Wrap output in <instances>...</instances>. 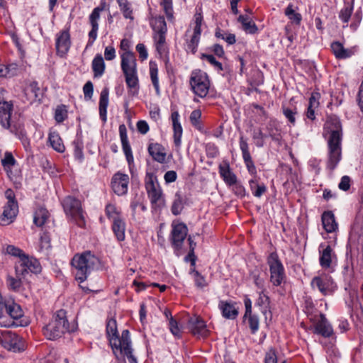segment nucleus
<instances>
[{
	"mask_svg": "<svg viewBox=\"0 0 363 363\" xmlns=\"http://www.w3.org/2000/svg\"><path fill=\"white\" fill-rule=\"evenodd\" d=\"M6 252L12 256L18 257L19 259H21L23 256H26L21 249L11 245L6 247Z\"/></svg>",
	"mask_w": 363,
	"mask_h": 363,
	"instance_id": "51",
	"label": "nucleus"
},
{
	"mask_svg": "<svg viewBox=\"0 0 363 363\" xmlns=\"http://www.w3.org/2000/svg\"><path fill=\"white\" fill-rule=\"evenodd\" d=\"M164 147L158 143H151L148 146V152L154 160L163 163L165 161L166 153Z\"/></svg>",
	"mask_w": 363,
	"mask_h": 363,
	"instance_id": "24",
	"label": "nucleus"
},
{
	"mask_svg": "<svg viewBox=\"0 0 363 363\" xmlns=\"http://www.w3.org/2000/svg\"><path fill=\"white\" fill-rule=\"evenodd\" d=\"M190 85L193 92L201 97H205L209 89V80L206 73L201 70L192 72L190 77Z\"/></svg>",
	"mask_w": 363,
	"mask_h": 363,
	"instance_id": "7",
	"label": "nucleus"
},
{
	"mask_svg": "<svg viewBox=\"0 0 363 363\" xmlns=\"http://www.w3.org/2000/svg\"><path fill=\"white\" fill-rule=\"evenodd\" d=\"M243 160L245 162V164L247 167L248 172L252 175H256V174H257L256 167L254 164L252 157H245V158H243Z\"/></svg>",
	"mask_w": 363,
	"mask_h": 363,
	"instance_id": "62",
	"label": "nucleus"
},
{
	"mask_svg": "<svg viewBox=\"0 0 363 363\" xmlns=\"http://www.w3.org/2000/svg\"><path fill=\"white\" fill-rule=\"evenodd\" d=\"M128 183V176L125 174L118 172L112 178L111 186L115 194L122 196L127 193Z\"/></svg>",
	"mask_w": 363,
	"mask_h": 363,
	"instance_id": "11",
	"label": "nucleus"
},
{
	"mask_svg": "<svg viewBox=\"0 0 363 363\" xmlns=\"http://www.w3.org/2000/svg\"><path fill=\"white\" fill-rule=\"evenodd\" d=\"M49 141L54 150L59 152H63L65 150V145L62 142L61 138L56 133H50L49 134Z\"/></svg>",
	"mask_w": 363,
	"mask_h": 363,
	"instance_id": "35",
	"label": "nucleus"
},
{
	"mask_svg": "<svg viewBox=\"0 0 363 363\" xmlns=\"http://www.w3.org/2000/svg\"><path fill=\"white\" fill-rule=\"evenodd\" d=\"M201 117V112L199 109H196L191 113L189 119L191 123L194 127H197L199 125V120Z\"/></svg>",
	"mask_w": 363,
	"mask_h": 363,
	"instance_id": "57",
	"label": "nucleus"
},
{
	"mask_svg": "<svg viewBox=\"0 0 363 363\" xmlns=\"http://www.w3.org/2000/svg\"><path fill=\"white\" fill-rule=\"evenodd\" d=\"M331 50L335 57L338 60H343L350 57L354 52L350 49H346L339 41H334L331 43Z\"/></svg>",
	"mask_w": 363,
	"mask_h": 363,
	"instance_id": "21",
	"label": "nucleus"
},
{
	"mask_svg": "<svg viewBox=\"0 0 363 363\" xmlns=\"http://www.w3.org/2000/svg\"><path fill=\"white\" fill-rule=\"evenodd\" d=\"M354 0H345L344 7L339 13V18L343 23H348L354 9Z\"/></svg>",
	"mask_w": 363,
	"mask_h": 363,
	"instance_id": "29",
	"label": "nucleus"
},
{
	"mask_svg": "<svg viewBox=\"0 0 363 363\" xmlns=\"http://www.w3.org/2000/svg\"><path fill=\"white\" fill-rule=\"evenodd\" d=\"M74 330V325L70 326L67 311L64 309L57 311L49 323L43 328V335L50 340H57L66 333H72Z\"/></svg>",
	"mask_w": 363,
	"mask_h": 363,
	"instance_id": "2",
	"label": "nucleus"
},
{
	"mask_svg": "<svg viewBox=\"0 0 363 363\" xmlns=\"http://www.w3.org/2000/svg\"><path fill=\"white\" fill-rule=\"evenodd\" d=\"M70 35L68 30H62L56 40V50L58 55L62 57L70 47Z\"/></svg>",
	"mask_w": 363,
	"mask_h": 363,
	"instance_id": "15",
	"label": "nucleus"
},
{
	"mask_svg": "<svg viewBox=\"0 0 363 363\" xmlns=\"http://www.w3.org/2000/svg\"><path fill=\"white\" fill-rule=\"evenodd\" d=\"M265 363H277V356L274 348H271L267 352L264 358Z\"/></svg>",
	"mask_w": 363,
	"mask_h": 363,
	"instance_id": "58",
	"label": "nucleus"
},
{
	"mask_svg": "<svg viewBox=\"0 0 363 363\" xmlns=\"http://www.w3.org/2000/svg\"><path fill=\"white\" fill-rule=\"evenodd\" d=\"M169 325L171 333L174 336L179 337L181 336V330L178 325L177 321L174 318H171Z\"/></svg>",
	"mask_w": 363,
	"mask_h": 363,
	"instance_id": "55",
	"label": "nucleus"
},
{
	"mask_svg": "<svg viewBox=\"0 0 363 363\" xmlns=\"http://www.w3.org/2000/svg\"><path fill=\"white\" fill-rule=\"evenodd\" d=\"M324 230L328 233H333L337 229V223L332 211H325L321 216Z\"/></svg>",
	"mask_w": 363,
	"mask_h": 363,
	"instance_id": "22",
	"label": "nucleus"
},
{
	"mask_svg": "<svg viewBox=\"0 0 363 363\" xmlns=\"http://www.w3.org/2000/svg\"><path fill=\"white\" fill-rule=\"evenodd\" d=\"M333 250L328 245L320 253L319 262L323 268L328 269L331 266Z\"/></svg>",
	"mask_w": 363,
	"mask_h": 363,
	"instance_id": "31",
	"label": "nucleus"
},
{
	"mask_svg": "<svg viewBox=\"0 0 363 363\" xmlns=\"http://www.w3.org/2000/svg\"><path fill=\"white\" fill-rule=\"evenodd\" d=\"M49 212L45 208L37 209L34 213L33 222L38 227H42L49 218Z\"/></svg>",
	"mask_w": 363,
	"mask_h": 363,
	"instance_id": "32",
	"label": "nucleus"
},
{
	"mask_svg": "<svg viewBox=\"0 0 363 363\" xmlns=\"http://www.w3.org/2000/svg\"><path fill=\"white\" fill-rule=\"evenodd\" d=\"M125 77V82L127 86L130 89H138V78L137 76V71L130 72H123Z\"/></svg>",
	"mask_w": 363,
	"mask_h": 363,
	"instance_id": "37",
	"label": "nucleus"
},
{
	"mask_svg": "<svg viewBox=\"0 0 363 363\" xmlns=\"http://www.w3.org/2000/svg\"><path fill=\"white\" fill-rule=\"evenodd\" d=\"M18 211V206H11V204L6 203V205L4 206L3 213L0 218L1 224L6 225L11 223L13 218L16 216Z\"/></svg>",
	"mask_w": 363,
	"mask_h": 363,
	"instance_id": "25",
	"label": "nucleus"
},
{
	"mask_svg": "<svg viewBox=\"0 0 363 363\" xmlns=\"http://www.w3.org/2000/svg\"><path fill=\"white\" fill-rule=\"evenodd\" d=\"M238 22L242 24V29L248 33L255 34L258 31L257 26L255 22L247 15H240L238 18Z\"/></svg>",
	"mask_w": 363,
	"mask_h": 363,
	"instance_id": "27",
	"label": "nucleus"
},
{
	"mask_svg": "<svg viewBox=\"0 0 363 363\" xmlns=\"http://www.w3.org/2000/svg\"><path fill=\"white\" fill-rule=\"evenodd\" d=\"M120 9L122 11L124 18L133 19V9L130 7V4L128 0H117Z\"/></svg>",
	"mask_w": 363,
	"mask_h": 363,
	"instance_id": "39",
	"label": "nucleus"
},
{
	"mask_svg": "<svg viewBox=\"0 0 363 363\" xmlns=\"http://www.w3.org/2000/svg\"><path fill=\"white\" fill-rule=\"evenodd\" d=\"M201 59H202V60L205 59V60H208L209 62V63L211 64L212 65H213L218 70H219V71L223 70L222 64L220 62L217 61L213 55L202 53L201 55Z\"/></svg>",
	"mask_w": 363,
	"mask_h": 363,
	"instance_id": "49",
	"label": "nucleus"
},
{
	"mask_svg": "<svg viewBox=\"0 0 363 363\" xmlns=\"http://www.w3.org/2000/svg\"><path fill=\"white\" fill-rule=\"evenodd\" d=\"M157 64L152 62H150V78L152 82V84L154 87L155 88L156 91H159V81L157 77Z\"/></svg>",
	"mask_w": 363,
	"mask_h": 363,
	"instance_id": "43",
	"label": "nucleus"
},
{
	"mask_svg": "<svg viewBox=\"0 0 363 363\" xmlns=\"http://www.w3.org/2000/svg\"><path fill=\"white\" fill-rule=\"evenodd\" d=\"M247 318H248V324L251 332L254 334L257 331L259 328L258 317L256 315L250 313V315H248Z\"/></svg>",
	"mask_w": 363,
	"mask_h": 363,
	"instance_id": "50",
	"label": "nucleus"
},
{
	"mask_svg": "<svg viewBox=\"0 0 363 363\" xmlns=\"http://www.w3.org/2000/svg\"><path fill=\"white\" fill-rule=\"evenodd\" d=\"M250 277L254 281V284L259 289H264V280L260 277V272L259 269H255L250 272Z\"/></svg>",
	"mask_w": 363,
	"mask_h": 363,
	"instance_id": "47",
	"label": "nucleus"
},
{
	"mask_svg": "<svg viewBox=\"0 0 363 363\" xmlns=\"http://www.w3.org/2000/svg\"><path fill=\"white\" fill-rule=\"evenodd\" d=\"M267 137V134H264L261 130L259 128L257 131L254 130L252 134V138L255 141V145L258 147H262L264 145V139Z\"/></svg>",
	"mask_w": 363,
	"mask_h": 363,
	"instance_id": "48",
	"label": "nucleus"
},
{
	"mask_svg": "<svg viewBox=\"0 0 363 363\" xmlns=\"http://www.w3.org/2000/svg\"><path fill=\"white\" fill-rule=\"evenodd\" d=\"M5 314L9 315L13 319H18L23 316V311L18 304L9 301Z\"/></svg>",
	"mask_w": 363,
	"mask_h": 363,
	"instance_id": "33",
	"label": "nucleus"
},
{
	"mask_svg": "<svg viewBox=\"0 0 363 363\" xmlns=\"http://www.w3.org/2000/svg\"><path fill=\"white\" fill-rule=\"evenodd\" d=\"M267 130L268 131L267 136H269L272 140L279 142L281 139V135L279 130L277 127V123L274 121H270L267 125Z\"/></svg>",
	"mask_w": 363,
	"mask_h": 363,
	"instance_id": "36",
	"label": "nucleus"
},
{
	"mask_svg": "<svg viewBox=\"0 0 363 363\" xmlns=\"http://www.w3.org/2000/svg\"><path fill=\"white\" fill-rule=\"evenodd\" d=\"M121 69L123 72L136 70V58L133 52H125L121 55Z\"/></svg>",
	"mask_w": 363,
	"mask_h": 363,
	"instance_id": "19",
	"label": "nucleus"
},
{
	"mask_svg": "<svg viewBox=\"0 0 363 363\" xmlns=\"http://www.w3.org/2000/svg\"><path fill=\"white\" fill-rule=\"evenodd\" d=\"M97 262V257L90 251H86L81 255H75L72 259L71 264L76 270V279L80 283L84 281Z\"/></svg>",
	"mask_w": 363,
	"mask_h": 363,
	"instance_id": "3",
	"label": "nucleus"
},
{
	"mask_svg": "<svg viewBox=\"0 0 363 363\" xmlns=\"http://www.w3.org/2000/svg\"><path fill=\"white\" fill-rule=\"evenodd\" d=\"M194 18H195V26L194 28L193 35L201 36V27L202 21H203V16H202L201 13H196L194 15Z\"/></svg>",
	"mask_w": 363,
	"mask_h": 363,
	"instance_id": "52",
	"label": "nucleus"
},
{
	"mask_svg": "<svg viewBox=\"0 0 363 363\" xmlns=\"http://www.w3.org/2000/svg\"><path fill=\"white\" fill-rule=\"evenodd\" d=\"M240 148L242 151V157H251V155L249 151L248 144L246 140L244 139L243 136H240Z\"/></svg>",
	"mask_w": 363,
	"mask_h": 363,
	"instance_id": "56",
	"label": "nucleus"
},
{
	"mask_svg": "<svg viewBox=\"0 0 363 363\" xmlns=\"http://www.w3.org/2000/svg\"><path fill=\"white\" fill-rule=\"evenodd\" d=\"M341 141L342 127L340 122H336L328 141L329 152L327 167L331 171L335 169L341 160Z\"/></svg>",
	"mask_w": 363,
	"mask_h": 363,
	"instance_id": "4",
	"label": "nucleus"
},
{
	"mask_svg": "<svg viewBox=\"0 0 363 363\" xmlns=\"http://www.w3.org/2000/svg\"><path fill=\"white\" fill-rule=\"evenodd\" d=\"M314 333L324 337H330L333 335V330L324 314L320 315V319L315 325Z\"/></svg>",
	"mask_w": 363,
	"mask_h": 363,
	"instance_id": "14",
	"label": "nucleus"
},
{
	"mask_svg": "<svg viewBox=\"0 0 363 363\" xmlns=\"http://www.w3.org/2000/svg\"><path fill=\"white\" fill-rule=\"evenodd\" d=\"M1 345L8 350L13 352H20L23 350V345L20 337L16 333L10 331L5 332L0 337Z\"/></svg>",
	"mask_w": 363,
	"mask_h": 363,
	"instance_id": "10",
	"label": "nucleus"
},
{
	"mask_svg": "<svg viewBox=\"0 0 363 363\" xmlns=\"http://www.w3.org/2000/svg\"><path fill=\"white\" fill-rule=\"evenodd\" d=\"M40 262L35 258L23 256L15 265L16 273L21 277H26L30 272L37 274L41 272Z\"/></svg>",
	"mask_w": 363,
	"mask_h": 363,
	"instance_id": "9",
	"label": "nucleus"
},
{
	"mask_svg": "<svg viewBox=\"0 0 363 363\" xmlns=\"http://www.w3.org/2000/svg\"><path fill=\"white\" fill-rule=\"evenodd\" d=\"M147 176L148 180L145 183V189L150 199L152 208L156 211L164 206V199L160 186L157 183H155V180L157 182V178L152 174H147Z\"/></svg>",
	"mask_w": 363,
	"mask_h": 363,
	"instance_id": "6",
	"label": "nucleus"
},
{
	"mask_svg": "<svg viewBox=\"0 0 363 363\" xmlns=\"http://www.w3.org/2000/svg\"><path fill=\"white\" fill-rule=\"evenodd\" d=\"M125 222L120 218H114L112 230L116 236L118 240L123 241L125 239Z\"/></svg>",
	"mask_w": 363,
	"mask_h": 363,
	"instance_id": "28",
	"label": "nucleus"
},
{
	"mask_svg": "<svg viewBox=\"0 0 363 363\" xmlns=\"http://www.w3.org/2000/svg\"><path fill=\"white\" fill-rule=\"evenodd\" d=\"M284 13L291 21L294 22L296 25H300L302 19L301 15L295 12L292 8V5H289L285 9Z\"/></svg>",
	"mask_w": 363,
	"mask_h": 363,
	"instance_id": "41",
	"label": "nucleus"
},
{
	"mask_svg": "<svg viewBox=\"0 0 363 363\" xmlns=\"http://www.w3.org/2000/svg\"><path fill=\"white\" fill-rule=\"evenodd\" d=\"M333 281L330 277L327 276L324 277H315L311 281V286H316L320 292L326 296L333 291Z\"/></svg>",
	"mask_w": 363,
	"mask_h": 363,
	"instance_id": "12",
	"label": "nucleus"
},
{
	"mask_svg": "<svg viewBox=\"0 0 363 363\" xmlns=\"http://www.w3.org/2000/svg\"><path fill=\"white\" fill-rule=\"evenodd\" d=\"M232 186H233V191L236 196L240 198H243L245 196L246 191L245 187L241 184L237 182Z\"/></svg>",
	"mask_w": 363,
	"mask_h": 363,
	"instance_id": "59",
	"label": "nucleus"
},
{
	"mask_svg": "<svg viewBox=\"0 0 363 363\" xmlns=\"http://www.w3.org/2000/svg\"><path fill=\"white\" fill-rule=\"evenodd\" d=\"M267 264L270 271V281L279 286L285 279L284 269L277 253H271L267 259Z\"/></svg>",
	"mask_w": 363,
	"mask_h": 363,
	"instance_id": "8",
	"label": "nucleus"
},
{
	"mask_svg": "<svg viewBox=\"0 0 363 363\" xmlns=\"http://www.w3.org/2000/svg\"><path fill=\"white\" fill-rule=\"evenodd\" d=\"M218 169L220 177L227 185L232 186L237 182V176L232 172L228 162H224L223 164H220Z\"/></svg>",
	"mask_w": 363,
	"mask_h": 363,
	"instance_id": "17",
	"label": "nucleus"
},
{
	"mask_svg": "<svg viewBox=\"0 0 363 363\" xmlns=\"http://www.w3.org/2000/svg\"><path fill=\"white\" fill-rule=\"evenodd\" d=\"M218 307L222 315L227 319H235L238 315V310L235 307V303L230 301H220Z\"/></svg>",
	"mask_w": 363,
	"mask_h": 363,
	"instance_id": "20",
	"label": "nucleus"
},
{
	"mask_svg": "<svg viewBox=\"0 0 363 363\" xmlns=\"http://www.w3.org/2000/svg\"><path fill=\"white\" fill-rule=\"evenodd\" d=\"M92 69L94 77L102 76L105 70V63L101 54H97L92 61Z\"/></svg>",
	"mask_w": 363,
	"mask_h": 363,
	"instance_id": "30",
	"label": "nucleus"
},
{
	"mask_svg": "<svg viewBox=\"0 0 363 363\" xmlns=\"http://www.w3.org/2000/svg\"><path fill=\"white\" fill-rule=\"evenodd\" d=\"M153 29L156 33L166 34L167 30V23L163 16H160L155 19Z\"/></svg>",
	"mask_w": 363,
	"mask_h": 363,
	"instance_id": "40",
	"label": "nucleus"
},
{
	"mask_svg": "<svg viewBox=\"0 0 363 363\" xmlns=\"http://www.w3.org/2000/svg\"><path fill=\"white\" fill-rule=\"evenodd\" d=\"M108 89L105 87L101 92L99 99V115L101 119L104 121H106V109L108 105Z\"/></svg>",
	"mask_w": 363,
	"mask_h": 363,
	"instance_id": "26",
	"label": "nucleus"
},
{
	"mask_svg": "<svg viewBox=\"0 0 363 363\" xmlns=\"http://www.w3.org/2000/svg\"><path fill=\"white\" fill-rule=\"evenodd\" d=\"M119 133L123 150L125 155L128 163L130 164L131 163L133 162V156L132 154L130 145L128 140L127 129L124 124H121L119 125Z\"/></svg>",
	"mask_w": 363,
	"mask_h": 363,
	"instance_id": "16",
	"label": "nucleus"
},
{
	"mask_svg": "<svg viewBox=\"0 0 363 363\" xmlns=\"http://www.w3.org/2000/svg\"><path fill=\"white\" fill-rule=\"evenodd\" d=\"M106 334L114 353L115 350H119L121 354L127 357L130 363H137L136 358L133 355L128 330H123L120 337L117 330L116 320L112 318L107 322Z\"/></svg>",
	"mask_w": 363,
	"mask_h": 363,
	"instance_id": "1",
	"label": "nucleus"
},
{
	"mask_svg": "<svg viewBox=\"0 0 363 363\" xmlns=\"http://www.w3.org/2000/svg\"><path fill=\"white\" fill-rule=\"evenodd\" d=\"M189 328L194 335L205 336L208 333L205 322L199 317L191 318L189 320Z\"/></svg>",
	"mask_w": 363,
	"mask_h": 363,
	"instance_id": "18",
	"label": "nucleus"
},
{
	"mask_svg": "<svg viewBox=\"0 0 363 363\" xmlns=\"http://www.w3.org/2000/svg\"><path fill=\"white\" fill-rule=\"evenodd\" d=\"M175 196H176V199L172 203L171 210H172V213L174 216H177L181 213V212L183 209V203H182V198L179 193H177Z\"/></svg>",
	"mask_w": 363,
	"mask_h": 363,
	"instance_id": "45",
	"label": "nucleus"
},
{
	"mask_svg": "<svg viewBox=\"0 0 363 363\" xmlns=\"http://www.w3.org/2000/svg\"><path fill=\"white\" fill-rule=\"evenodd\" d=\"M5 196L8 200L7 204H11V206H18V202L16 199L14 191L11 189H8L6 190Z\"/></svg>",
	"mask_w": 363,
	"mask_h": 363,
	"instance_id": "63",
	"label": "nucleus"
},
{
	"mask_svg": "<svg viewBox=\"0 0 363 363\" xmlns=\"http://www.w3.org/2000/svg\"><path fill=\"white\" fill-rule=\"evenodd\" d=\"M249 185L252 194L256 197H260L267 191L266 186L263 183L259 184L256 179L250 180Z\"/></svg>",
	"mask_w": 363,
	"mask_h": 363,
	"instance_id": "34",
	"label": "nucleus"
},
{
	"mask_svg": "<svg viewBox=\"0 0 363 363\" xmlns=\"http://www.w3.org/2000/svg\"><path fill=\"white\" fill-rule=\"evenodd\" d=\"M167 18L172 17V0H162L161 2Z\"/></svg>",
	"mask_w": 363,
	"mask_h": 363,
	"instance_id": "60",
	"label": "nucleus"
},
{
	"mask_svg": "<svg viewBox=\"0 0 363 363\" xmlns=\"http://www.w3.org/2000/svg\"><path fill=\"white\" fill-rule=\"evenodd\" d=\"M179 115L177 111L172 113L171 118L174 130V142L176 146L181 145V138L183 133L182 127L179 121Z\"/></svg>",
	"mask_w": 363,
	"mask_h": 363,
	"instance_id": "23",
	"label": "nucleus"
},
{
	"mask_svg": "<svg viewBox=\"0 0 363 363\" xmlns=\"http://www.w3.org/2000/svg\"><path fill=\"white\" fill-rule=\"evenodd\" d=\"M283 114L288 119L291 124L294 125L296 123V115L297 110L296 107L289 108L285 106H282Z\"/></svg>",
	"mask_w": 363,
	"mask_h": 363,
	"instance_id": "44",
	"label": "nucleus"
},
{
	"mask_svg": "<svg viewBox=\"0 0 363 363\" xmlns=\"http://www.w3.org/2000/svg\"><path fill=\"white\" fill-rule=\"evenodd\" d=\"M85 100H90L93 96L94 85L91 81H88L83 87Z\"/></svg>",
	"mask_w": 363,
	"mask_h": 363,
	"instance_id": "53",
	"label": "nucleus"
},
{
	"mask_svg": "<svg viewBox=\"0 0 363 363\" xmlns=\"http://www.w3.org/2000/svg\"><path fill=\"white\" fill-rule=\"evenodd\" d=\"M106 214L108 218H112L113 220H114V218L119 217L116 206L111 203L106 206Z\"/></svg>",
	"mask_w": 363,
	"mask_h": 363,
	"instance_id": "61",
	"label": "nucleus"
},
{
	"mask_svg": "<svg viewBox=\"0 0 363 363\" xmlns=\"http://www.w3.org/2000/svg\"><path fill=\"white\" fill-rule=\"evenodd\" d=\"M67 117V111L65 105L57 107L55 113V119L57 123L63 122Z\"/></svg>",
	"mask_w": 363,
	"mask_h": 363,
	"instance_id": "46",
	"label": "nucleus"
},
{
	"mask_svg": "<svg viewBox=\"0 0 363 363\" xmlns=\"http://www.w3.org/2000/svg\"><path fill=\"white\" fill-rule=\"evenodd\" d=\"M195 284L199 288H203L207 286V283L203 276H202L199 272H195L194 277Z\"/></svg>",
	"mask_w": 363,
	"mask_h": 363,
	"instance_id": "64",
	"label": "nucleus"
},
{
	"mask_svg": "<svg viewBox=\"0 0 363 363\" xmlns=\"http://www.w3.org/2000/svg\"><path fill=\"white\" fill-rule=\"evenodd\" d=\"M16 277L14 278L11 276H8L7 277V284L9 289L17 291H19L22 286V280L27 279L26 277H21L18 274H16Z\"/></svg>",
	"mask_w": 363,
	"mask_h": 363,
	"instance_id": "38",
	"label": "nucleus"
},
{
	"mask_svg": "<svg viewBox=\"0 0 363 363\" xmlns=\"http://www.w3.org/2000/svg\"><path fill=\"white\" fill-rule=\"evenodd\" d=\"M62 206L65 213L74 219L77 225L83 227L85 225L82 204L79 199L70 196H67L62 201Z\"/></svg>",
	"mask_w": 363,
	"mask_h": 363,
	"instance_id": "5",
	"label": "nucleus"
},
{
	"mask_svg": "<svg viewBox=\"0 0 363 363\" xmlns=\"http://www.w3.org/2000/svg\"><path fill=\"white\" fill-rule=\"evenodd\" d=\"M2 164L4 167H10L15 164L16 160L10 152H6L4 159L1 160Z\"/></svg>",
	"mask_w": 363,
	"mask_h": 363,
	"instance_id": "54",
	"label": "nucleus"
},
{
	"mask_svg": "<svg viewBox=\"0 0 363 363\" xmlns=\"http://www.w3.org/2000/svg\"><path fill=\"white\" fill-rule=\"evenodd\" d=\"M105 6L106 3L104 1L99 6L94 9L91 15L89 16V21L91 25L99 26L97 21L100 17V12L104 10Z\"/></svg>",
	"mask_w": 363,
	"mask_h": 363,
	"instance_id": "42",
	"label": "nucleus"
},
{
	"mask_svg": "<svg viewBox=\"0 0 363 363\" xmlns=\"http://www.w3.org/2000/svg\"><path fill=\"white\" fill-rule=\"evenodd\" d=\"M187 234V227L184 223H179L173 227L172 231V244L180 248Z\"/></svg>",
	"mask_w": 363,
	"mask_h": 363,
	"instance_id": "13",
	"label": "nucleus"
}]
</instances>
